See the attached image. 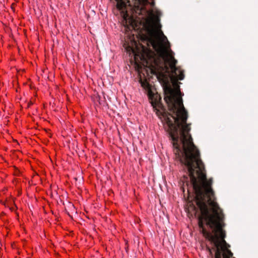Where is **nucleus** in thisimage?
Segmentation results:
<instances>
[{"label":"nucleus","mask_w":258,"mask_h":258,"mask_svg":"<svg viewBox=\"0 0 258 258\" xmlns=\"http://www.w3.org/2000/svg\"><path fill=\"white\" fill-rule=\"evenodd\" d=\"M197 207L192 204L194 211L200 212L198 225L203 236L211 243L212 248H208L210 253L215 251V258H234L229 249L230 245L225 240L226 232L224 215L216 200H195Z\"/></svg>","instance_id":"f257e3e1"},{"label":"nucleus","mask_w":258,"mask_h":258,"mask_svg":"<svg viewBox=\"0 0 258 258\" xmlns=\"http://www.w3.org/2000/svg\"><path fill=\"white\" fill-rule=\"evenodd\" d=\"M159 35H161L160 39H156L153 36L146 37L148 45H151L159 54L158 57L153 58L155 64L158 67L164 66L168 70V68L165 62L168 63L172 73L177 79L182 80L184 78V72L176 67L177 61L172 55V53L173 52L170 48V43L167 37L162 31L159 32Z\"/></svg>","instance_id":"f03ea898"},{"label":"nucleus","mask_w":258,"mask_h":258,"mask_svg":"<svg viewBox=\"0 0 258 258\" xmlns=\"http://www.w3.org/2000/svg\"><path fill=\"white\" fill-rule=\"evenodd\" d=\"M146 50V48L145 46H142V52H139L138 50H137V53L135 51V50L133 51V53L135 55V58H137L138 57H139L141 60H144L145 59V51Z\"/></svg>","instance_id":"7ed1b4c3"},{"label":"nucleus","mask_w":258,"mask_h":258,"mask_svg":"<svg viewBox=\"0 0 258 258\" xmlns=\"http://www.w3.org/2000/svg\"><path fill=\"white\" fill-rule=\"evenodd\" d=\"M123 19L125 21L126 25H127V23H128V24L131 25L133 28L134 27L135 22L133 17H130L128 14L126 13L124 15Z\"/></svg>","instance_id":"20e7f679"},{"label":"nucleus","mask_w":258,"mask_h":258,"mask_svg":"<svg viewBox=\"0 0 258 258\" xmlns=\"http://www.w3.org/2000/svg\"><path fill=\"white\" fill-rule=\"evenodd\" d=\"M140 83L141 84V86L143 88H144L145 89H146V90L150 89V85L147 81L145 80V81H143L141 80Z\"/></svg>","instance_id":"39448f33"},{"label":"nucleus","mask_w":258,"mask_h":258,"mask_svg":"<svg viewBox=\"0 0 258 258\" xmlns=\"http://www.w3.org/2000/svg\"><path fill=\"white\" fill-rule=\"evenodd\" d=\"M139 10V11H140V12H141V9H139V8L138 9V10Z\"/></svg>","instance_id":"423d86ee"},{"label":"nucleus","mask_w":258,"mask_h":258,"mask_svg":"<svg viewBox=\"0 0 258 258\" xmlns=\"http://www.w3.org/2000/svg\"><path fill=\"white\" fill-rule=\"evenodd\" d=\"M118 8L120 9V7L119 6V5H118Z\"/></svg>","instance_id":"0eeeda50"}]
</instances>
